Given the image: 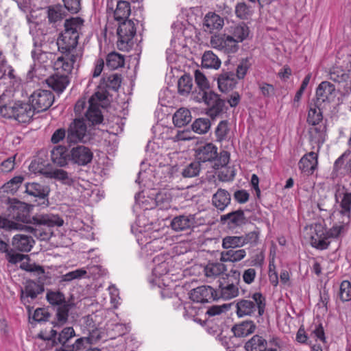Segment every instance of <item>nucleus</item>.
Instances as JSON below:
<instances>
[{
  "instance_id": "09e8293b",
  "label": "nucleus",
  "mask_w": 351,
  "mask_h": 351,
  "mask_svg": "<svg viewBox=\"0 0 351 351\" xmlns=\"http://www.w3.org/2000/svg\"><path fill=\"white\" fill-rule=\"evenodd\" d=\"M244 241L241 236H226L222 239V247L227 250L241 247Z\"/></svg>"
},
{
  "instance_id": "338daca9",
  "label": "nucleus",
  "mask_w": 351,
  "mask_h": 351,
  "mask_svg": "<svg viewBox=\"0 0 351 351\" xmlns=\"http://www.w3.org/2000/svg\"><path fill=\"white\" fill-rule=\"evenodd\" d=\"M265 261V254L263 252H258L253 255L250 260L247 261L246 262H250L249 265L261 268L264 264Z\"/></svg>"
},
{
  "instance_id": "393cba45",
  "label": "nucleus",
  "mask_w": 351,
  "mask_h": 351,
  "mask_svg": "<svg viewBox=\"0 0 351 351\" xmlns=\"http://www.w3.org/2000/svg\"><path fill=\"white\" fill-rule=\"evenodd\" d=\"M69 158V149L65 146L57 145L51 151L52 162L60 167H66L70 162Z\"/></svg>"
},
{
  "instance_id": "864d4df0",
  "label": "nucleus",
  "mask_w": 351,
  "mask_h": 351,
  "mask_svg": "<svg viewBox=\"0 0 351 351\" xmlns=\"http://www.w3.org/2000/svg\"><path fill=\"white\" fill-rule=\"evenodd\" d=\"M348 75L340 67H332L330 70L329 79L337 83L346 81Z\"/></svg>"
},
{
  "instance_id": "bf43d9fd",
  "label": "nucleus",
  "mask_w": 351,
  "mask_h": 351,
  "mask_svg": "<svg viewBox=\"0 0 351 351\" xmlns=\"http://www.w3.org/2000/svg\"><path fill=\"white\" fill-rule=\"evenodd\" d=\"M251 66V63L248 58L242 59L237 66L236 77L238 80L243 79Z\"/></svg>"
},
{
  "instance_id": "603ef678",
  "label": "nucleus",
  "mask_w": 351,
  "mask_h": 351,
  "mask_svg": "<svg viewBox=\"0 0 351 351\" xmlns=\"http://www.w3.org/2000/svg\"><path fill=\"white\" fill-rule=\"evenodd\" d=\"M210 128V121L206 118L197 119L192 124L193 130L198 134H206Z\"/></svg>"
},
{
  "instance_id": "f3484780",
  "label": "nucleus",
  "mask_w": 351,
  "mask_h": 351,
  "mask_svg": "<svg viewBox=\"0 0 351 351\" xmlns=\"http://www.w3.org/2000/svg\"><path fill=\"white\" fill-rule=\"evenodd\" d=\"M190 298L196 302H208L217 299V291L210 286H200L191 291Z\"/></svg>"
},
{
  "instance_id": "13d9d810",
  "label": "nucleus",
  "mask_w": 351,
  "mask_h": 351,
  "mask_svg": "<svg viewBox=\"0 0 351 351\" xmlns=\"http://www.w3.org/2000/svg\"><path fill=\"white\" fill-rule=\"evenodd\" d=\"M195 81L202 93L206 91H209V82L206 76L199 70L195 71Z\"/></svg>"
},
{
  "instance_id": "5fc2aeb1",
  "label": "nucleus",
  "mask_w": 351,
  "mask_h": 351,
  "mask_svg": "<svg viewBox=\"0 0 351 351\" xmlns=\"http://www.w3.org/2000/svg\"><path fill=\"white\" fill-rule=\"evenodd\" d=\"M339 296L342 302L351 300V283L348 280H343L339 287Z\"/></svg>"
},
{
  "instance_id": "6e6d98bb",
  "label": "nucleus",
  "mask_w": 351,
  "mask_h": 351,
  "mask_svg": "<svg viewBox=\"0 0 351 351\" xmlns=\"http://www.w3.org/2000/svg\"><path fill=\"white\" fill-rule=\"evenodd\" d=\"M199 171L200 165L195 161L186 166L182 171V175L184 178H193L198 176Z\"/></svg>"
},
{
  "instance_id": "9b49d317",
  "label": "nucleus",
  "mask_w": 351,
  "mask_h": 351,
  "mask_svg": "<svg viewBox=\"0 0 351 351\" xmlns=\"http://www.w3.org/2000/svg\"><path fill=\"white\" fill-rule=\"evenodd\" d=\"M202 99L208 107L207 114L213 119L223 112L225 101L221 99L218 94L212 90L204 92Z\"/></svg>"
},
{
  "instance_id": "1a4fd4ad",
  "label": "nucleus",
  "mask_w": 351,
  "mask_h": 351,
  "mask_svg": "<svg viewBox=\"0 0 351 351\" xmlns=\"http://www.w3.org/2000/svg\"><path fill=\"white\" fill-rule=\"evenodd\" d=\"M70 162L78 166H86L90 163L93 153L91 149L83 145H77L69 148Z\"/></svg>"
},
{
  "instance_id": "4c0bfd02",
  "label": "nucleus",
  "mask_w": 351,
  "mask_h": 351,
  "mask_svg": "<svg viewBox=\"0 0 351 351\" xmlns=\"http://www.w3.org/2000/svg\"><path fill=\"white\" fill-rule=\"evenodd\" d=\"M226 271V266L222 263H208L204 269L207 278H215Z\"/></svg>"
},
{
  "instance_id": "37998d69",
  "label": "nucleus",
  "mask_w": 351,
  "mask_h": 351,
  "mask_svg": "<svg viewBox=\"0 0 351 351\" xmlns=\"http://www.w3.org/2000/svg\"><path fill=\"white\" fill-rule=\"evenodd\" d=\"M193 79L189 75H183L178 81V92L180 95L186 96L192 90Z\"/></svg>"
},
{
  "instance_id": "423d86ee",
  "label": "nucleus",
  "mask_w": 351,
  "mask_h": 351,
  "mask_svg": "<svg viewBox=\"0 0 351 351\" xmlns=\"http://www.w3.org/2000/svg\"><path fill=\"white\" fill-rule=\"evenodd\" d=\"M9 202L10 204L6 211V215L9 218L17 221L33 225V217H30L26 204L16 199H10Z\"/></svg>"
},
{
  "instance_id": "0e129e2a",
  "label": "nucleus",
  "mask_w": 351,
  "mask_h": 351,
  "mask_svg": "<svg viewBox=\"0 0 351 351\" xmlns=\"http://www.w3.org/2000/svg\"><path fill=\"white\" fill-rule=\"evenodd\" d=\"M93 335L78 338L75 343L70 344L74 351H80L85 348V344L92 343Z\"/></svg>"
},
{
  "instance_id": "c85d7f7f",
  "label": "nucleus",
  "mask_w": 351,
  "mask_h": 351,
  "mask_svg": "<svg viewBox=\"0 0 351 351\" xmlns=\"http://www.w3.org/2000/svg\"><path fill=\"white\" fill-rule=\"evenodd\" d=\"M34 243V241L31 237L23 234H16L12 239V246L20 252H29Z\"/></svg>"
},
{
  "instance_id": "f8f14e48",
  "label": "nucleus",
  "mask_w": 351,
  "mask_h": 351,
  "mask_svg": "<svg viewBox=\"0 0 351 351\" xmlns=\"http://www.w3.org/2000/svg\"><path fill=\"white\" fill-rule=\"evenodd\" d=\"M335 86L328 81L322 82L316 89L315 106L323 108L325 103H330L335 97Z\"/></svg>"
},
{
  "instance_id": "4be33fe9",
  "label": "nucleus",
  "mask_w": 351,
  "mask_h": 351,
  "mask_svg": "<svg viewBox=\"0 0 351 351\" xmlns=\"http://www.w3.org/2000/svg\"><path fill=\"white\" fill-rule=\"evenodd\" d=\"M220 221L223 224H227L230 228L241 226L246 223L247 219L244 212L241 209L230 212L220 217Z\"/></svg>"
},
{
  "instance_id": "58836bf2",
  "label": "nucleus",
  "mask_w": 351,
  "mask_h": 351,
  "mask_svg": "<svg viewBox=\"0 0 351 351\" xmlns=\"http://www.w3.org/2000/svg\"><path fill=\"white\" fill-rule=\"evenodd\" d=\"M130 14V3L125 1H119L114 12V19L117 21H126Z\"/></svg>"
},
{
  "instance_id": "69168bd1",
  "label": "nucleus",
  "mask_w": 351,
  "mask_h": 351,
  "mask_svg": "<svg viewBox=\"0 0 351 351\" xmlns=\"http://www.w3.org/2000/svg\"><path fill=\"white\" fill-rule=\"evenodd\" d=\"M86 271L82 269H78L69 271L62 276V281L69 282L74 279H78L84 276Z\"/></svg>"
},
{
  "instance_id": "9d476101",
  "label": "nucleus",
  "mask_w": 351,
  "mask_h": 351,
  "mask_svg": "<svg viewBox=\"0 0 351 351\" xmlns=\"http://www.w3.org/2000/svg\"><path fill=\"white\" fill-rule=\"evenodd\" d=\"M44 291L45 287L42 285L38 284L34 280H27L21 289L20 300L24 305L28 306Z\"/></svg>"
},
{
  "instance_id": "7c9ffc66",
  "label": "nucleus",
  "mask_w": 351,
  "mask_h": 351,
  "mask_svg": "<svg viewBox=\"0 0 351 351\" xmlns=\"http://www.w3.org/2000/svg\"><path fill=\"white\" fill-rule=\"evenodd\" d=\"M230 194L225 189H219L213 195V205L220 211H223L230 204Z\"/></svg>"
},
{
  "instance_id": "a211bd4d",
  "label": "nucleus",
  "mask_w": 351,
  "mask_h": 351,
  "mask_svg": "<svg viewBox=\"0 0 351 351\" xmlns=\"http://www.w3.org/2000/svg\"><path fill=\"white\" fill-rule=\"evenodd\" d=\"M335 197L337 202L340 199V213L349 219L351 210V192L344 186H337Z\"/></svg>"
},
{
  "instance_id": "6e6552de",
  "label": "nucleus",
  "mask_w": 351,
  "mask_h": 351,
  "mask_svg": "<svg viewBox=\"0 0 351 351\" xmlns=\"http://www.w3.org/2000/svg\"><path fill=\"white\" fill-rule=\"evenodd\" d=\"M29 101L34 111L43 112L52 105L54 95L50 90L39 89L31 95Z\"/></svg>"
},
{
  "instance_id": "de8ad7c7",
  "label": "nucleus",
  "mask_w": 351,
  "mask_h": 351,
  "mask_svg": "<svg viewBox=\"0 0 351 351\" xmlns=\"http://www.w3.org/2000/svg\"><path fill=\"white\" fill-rule=\"evenodd\" d=\"M46 300L53 306H58L67 302L64 294L60 291L48 290L46 294Z\"/></svg>"
},
{
  "instance_id": "0eeeda50",
  "label": "nucleus",
  "mask_w": 351,
  "mask_h": 351,
  "mask_svg": "<svg viewBox=\"0 0 351 351\" xmlns=\"http://www.w3.org/2000/svg\"><path fill=\"white\" fill-rule=\"evenodd\" d=\"M87 127L83 119H75L67 130L66 141L69 144L85 143L87 139Z\"/></svg>"
},
{
  "instance_id": "2eb2a0df",
  "label": "nucleus",
  "mask_w": 351,
  "mask_h": 351,
  "mask_svg": "<svg viewBox=\"0 0 351 351\" xmlns=\"http://www.w3.org/2000/svg\"><path fill=\"white\" fill-rule=\"evenodd\" d=\"M51 189L49 185L38 182H27L25 184V192L28 195L42 200L40 204L48 206L49 195Z\"/></svg>"
},
{
  "instance_id": "72a5a7b5",
  "label": "nucleus",
  "mask_w": 351,
  "mask_h": 351,
  "mask_svg": "<svg viewBox=\"0 0 351 351\" xmlns=\"http://www.w3.org/2000/svg\"><path fill=\"white\" fill-rule=\"evenodd\" d=\"M247 255L244 249L228 250L221 252L220 261L221 262L237 263L243 260Z\"/></svg>"
},
{
  "instance_id": "412c9836",
  "label": "nucleus",
  "mask_w": 351,
  "mask_h": 351,
  "mask_svg": "<svg viewBox=\"0 0 351 351\" xmlns=\"http://www.w3.org/2000/svg\"><path fill=\"white\" fill-rule=\"evenodd\" d=\"M195 223V215H180L171 220V226L173 230L180 232L193 228Z\"/></svg>"
},
{
  "instance_id": "5701e85b",
  "label": "nucleus",
  "mask_w": 351,
  "mask_h": 351,
  "mask_svg": "<svg viewBox=\"0 0 351 351\" xmlns=\"http://www.w3.org/2000/svg\"><path fill=\"white\" fill-rule=\"evenodd\" d=\"M308 133L311 145H316L319 151L326 141V125L322 124L311 126L308 128Z\"/></svg>"
},
{
  "instance_id": "c9c22d12",
  "label": "nucleus",
  "mask_w": 351,
  "mask_h": 351,
  "mask_svg": "<svg viewBox=\"0 0 351 351\" xmlns=\"http://www.w3.org/2000/svg\"><path fill=\"white\" fill-rule=\"evenodd\" d=\"M85 116L87 121L93 125L101 123L104 119L99 106L96 104H89Z\"/></svg>"
},
{
  "instance_id": "20e7f679",
  "label": "nucleus",
  "mask_w": 351,
  "mask_h": 351,
  "mask_svg": "<svg viewBox=\"0 0 351 351\" xmlns=\"http://www.w3.org/2000/svg\"><path fill=\"white\" fill-rule=\"evenodd\" d=\"M195 158L200 165L201 162H213V168L219 169L225 167L230 160V153L227 151L217 152V147L213 143H208L200 145L195 150Z\"/></svg>"
},
{
  "instance_id": "f03ea898",
  "label": "nucleus",
  "mask_w": 351,
  "mask_h": 351,
  "mask_svg": "<svg viewBox=\"0 0 351 351\" xmlns=\"http://www.w3.org/2000/svg\"><path fill=\"white\" fill-rule=\"evenodd\" d=\"M250 29L241 23L226 28L223 33H216L210 36V46L227 54L235 53L239 49V43L249 36Z\"/></svg>"
},
{
  "instance_id": "a19ab883",
  "label": "nucleus",
  "mask_w": 351,
  "mask_h": 351,
  "mask_svg": "<svg viewBox=\"0 0 351 351\" xmlns=\"http://www.w3.org/2000/svg\"><path fill=\"white\" fill-rule=\"evenodd\" d=\"M48 178L59 180L63 184L68 186H72L75 182V180L71 177V176L67 171L62 169L51 170Z\"/></svg>"
},
{
  "instance_id": "bb28decb",
  "label": "nucleus",
  "mask_w": 351,
  "mask_h": 351,
  "mask_svg": "<svg viewBox=\"0 0 351 351\" xmlns=\"http://www.w3.org/2000/svg\"><path fill=\"white\" fill-rule=\"evenodd\" d=\"M298 166L302 172L312 174L317 166V154L314 152L305 154L300 160Z\"/></svg>"
},
{
  "instance_id": "7ed1b4c3",
  "label": "nucleus",
  "mask_w": 351,
  "mask_h": 351,
  "mask_svg": "<svg viewBox=\"0 0 351 351\" xmlns=\"http://www.w3.org/2000/svg\"><path fill=\"white\" fill-rule=\"evenodd\" d=\"M83 22L80 17H71L64 21V29L57 39L58 50L62 54L69 55L75 52Z\"/></svg>"
},
{
  "instance_id": "f704fd0d",
  "label": "nucleus",
  "mask_w": 351,
  "mask_h": 351,
  "mask_svg": "<svg viewBox=\"0 0 351 351\" xmlns=\"http://www.w3.org/2000/svg\"><path fill=\"white\" fill-rule=\"evenodd\" d=\"M255 328L256 325L253 321H245L235 325L232 331L236 337H243L253 333Z\"/></svg>"
},
{
  "instance_id": "ea45409f",
  "label": "nucleus",
  "mask_w": 351,
  "mask_h": 351,
  "mask_svg": "<svg viewBox=\"0 0 351 351\" xmlns=\"http://www.w3.org/2000/svg\"><path fill=\"white\" fill-rule=\"evenodd\" d=\"M191 120V112L186 108H180L175 112L173 117V122L178 128L187 125Z\"/></svg>"
},
{
  "instance_id": "680f3d73",
  "label": "nucleus",
  "mask_w": 351,
  "mask_h": 351,
  "mask_svg": "<svg viewBox=\"0 0 351 351\" xmlns=\"http://www.w3.org/2000/svg\"><path fill=\"white\" fill-rule=\"evenodd\" d=\"M121 75L118 73H114L112 75H110L107 77L106 81V86L109 89L113 90H118L121 86Z\"/></svg>"
},
{
  "instance_id": "cd10ccee",
  "label": "nucleus",
  "mask_w": 351,
  "mask_h": 351,
  "mask_svg": "<svg viewBox=\"0 0 351 351\" xmlns=\"http://www.w3.org/2000/svg\"><path fill=\"white\" fill-rule=\"evenodd\" d=\"M46 82L54 91L60 93L66 88L69 83V80L66 74H60L58 72L48 77Z\"/></svg>"
},
{
  "instance_id": "774afa93",
  "label": "nucleus",
  "mask_w": 351,
  "mask_h": 351,
  "mask_svg": "<svg viewBox=\"0 0 351 351\" xmlns=\"http://www.w3.org/2000/svg\"><path fill=\"white\" fill-rule=\"evenodd\" d=\"M64 8L73 14L77 13L81 8V0H62Z\"/></svg>"
},
{
  "instance_id": "ddd939ff",
  "label": "nucleus",
  "mask_w": 351,
  "mask_h": 351,
  "mask_svg": "<svg viewBox=\"0 0 351 351\" xmlns=\"http://www.w3.org/2000/svg\"><path fill=\"white\" fill-rule=\"evenodd\" d=\"M57 331L51 329L50 334L47 336L43 332L38 334V337L45 341H52L54 346L58 344H69V341L76 336L73 327H65L57 336Z\"/></svg>"
},
{
  "instance_id": "a18cd8bd",
  "label": "nucleus",
  "mask_w": 351,
  "mask_h": 351,
  "mask_svg": "<svg viewBox=\"0 0 351 351\" xmlns=\"http://www.w3.org/2000/svg\"><path fill=\"white\" fill-rule=\"evenodd\" d=\"M323 120V114L322 112V108H317L315 106V103L313 106L311 105L308 112L306 121L307 123L311 125H321L320 123Z\"/></svg>"
},
{
  "instance_id": "49530a36",
  "label": "nucleus",
  "mask_w": 351,
  "mask_h": 351,
  "mask_svg": "<svg viewBox=\"0 0 351 351\" xmlns=\"http://www.w3.org/2000/svg\"><path fill=\"white\" fill-rule=\"evenodd\" d=\"M124 65V58L117 52H111L106 57V66L110 70H114Z\"/></svg>"
},
{
  "instance_id": "4468645a",
  "label": "nucleus",
  "mask_w": 351,
  "mask_h": 351,
  "mask_svg": "<svg viewBox=\"0 0 351 351\" xmlns=\"http://www.w3.org/2000/svg\"><path fill=\"white\" fill-rule=\"evenodd\" d=\"M326 234V229L321 223H315L312 228L311 245L319 250L327 249L330 241L328 239Z\"/></svg>"
},
{
  "instance_id": "473e14b6",
  "label": "nucleus",
  "mask_w": 351,
  "mask_h": 351,
  "mask_svg": "<svg viewBox=\"0 0 351 351\" xmlns=\"http://www.w3.org/2000/svg\"><path fill=\"white\" fill-rule=\"evenodd\" d=\"M267 341L262 337L254 335L245 346L246 351H276V349L267 350Z\"/></svg>"
},
{
  "instance_id": "052dcab7",
  "label": "nucleus",
  "mask_w": 351,
  "mask_h": 351,
  "mask_svg": "<svg viewBox=\"0 0 351 351\" xmlns=\"http://www.w3.org/2000/svg\"><path fill=\"white\" fill-rule=\"evenodd\" d=\"M346 223H343L340 225H334L329 230H326V236L328 239H337L341 234L344 233L346 231Z\"/></svg>"
},
{
  "instance_id": "c756f323",
  "label": "nucleus",
  "mask_w": 351,
  "mask_h": 351,
  "mask_svg": "<svg viewBox=\"0 0 351 351\" xmlns=\"http://www.w3.org/2000/svg\"><path fill=\"white\" fill-rule=\"evenodd\" d=\"M223 25V18L214 12H209L204 17L203 26L205 32L212 33L213 30L221 29Z\"/></svg>"
},
{
  "instance_id": "3c124183",
  "label": "nucleus",
  "mask_w": 351,
  "mask_h": 351,
  "mask_svg": "<svg viewBox=\"0 0 351 351\" xmlns=\"http://www.w3.org/2000/svg\"><path fill=\"white\" fill-rule=\"evenodd\" d=\"M23 180L24 177L23 176H17L12 178L2 186L3 191L14 193L17 191Z\"/></svg>"
},
{
  "instance_id": "2f4dec72",
  "label": "nucleus",
  "mask_w": 351,
  "mask_h": 351,
  "mask_svg": "<svg viewBox=\"0 0 351 351\" xmlns=\"http://www.w3.org/2000/svg\"><path fill=\"white\" fill-rule=\"evenodd\" d=\"M217 291V299L230 300L239 295V291L237 285L233 282H220Z\"/></svg>"
},
{
  "instance_id": "dca6fc26",
  "label": "nucleus",
  "mask_w": 351,
  "mask_h": 351,
  "mask_svg": "<svg viewBox=\"0 0 351 351\" xmlns=\"http://www.w3.org/2000/svg\"><path fill=\"white\" fill-rule=\"evenodd\" d=\"M136 34L134 23L131 20L123 21L117 29L118 45L129 44Z\"/></svg>"
},
{
  "instance_id": "aec40b11",
  "label": "nucleus",
  "mask_w": 351,
  "mask_h": 351,
  "mask_svg": "<svg viewBox=\"0 0 351 351\" xmlns=\"http://www.w3.org/2000/svg\"><path fill=\"white\" fill-rule=\"evenodd\" d=\"M14 119L20 123H29L34 115V110L31 104L23 102L14 103Z\"/></svg>"
},
{
  "instance_id": "4d7b16f0",
  "label": "nucleus",
  "mask_w": 351,
  "mask_h": 351,
  "mask_svg": "<svg viewBox=\"0 0 351 351\" xmlns=\"http://www.w3.org/2000/svg\"><path fill=\"white\" fill-rule=\"evenodd\" d=\"M20 268L25 271L33 273L35 276L44 273V267L43 266L35 263H32L29 261L23 262L20 265Z\"/></svg>"
},
{
  "instance_id": "39448f33",
  "label": "nucleus",
  "mask_w": 351,
  "mask_h": 351,
  "mask_svg": "<svg viewBox=\"0 0 351 351\" xmlns=\"http://www.w3.org/2000/svg\"><path fill=\"white\" fill-rule=\"evenodd\" d=\"M266 300L260 292L254 293L249 299H241L237 300L236 308L237 315L239 317L252 316L257 311L258 316L262 317L265 313Z\"/></svg>"
},
{
  "instance_id": "a878e982",
  "label": "nucleus",
  "mask_w": 351,
  "mask_h": 351,
  "mask_svg": "<svg viewBox=\"0 0 351 351\" xmlns=\"http://www.w3.org/2000/svg\"><path fill=\"white\" fill-rule=\"evenodd\" d=\"M78 58L77 54L71 53L69 55L62 54L55 62L54 66L57 71L62 70L68 75L73 68V65Z\"/></svg>"
},
{
  "instance_id": "8fccbe9b",
  "label": "nucleus",
  "mask_w": 351,
  "mask_h": 351,
  "mask_svg": "<svg viewBox=\"0 0 351 351\" xmlns=\"http://www.w3.org/2000/svg\"><path fill=\"white\" fill-rule=\"evenodd\" d=\"M171 196L167 192H159L156 195L155 203L161 210H167L171 206Z\"/></svg>"
},
{
  "instance_id": "f257e3e1",
  "label": "nucleus",
  "mask_w": 351,
  "mask_h": 351,
  "mask_svg": "<svg viewBox=\"0 0 351 351\" xmlns=\"http://www.w3.org/2000/svg\"><path fill=\"white\" fill-rule=\"evenodd\" d=\"M9 218L6 213L5 215L0 216V228L5 230H24L32 233L34 236L41 241L47 240L51 237V232L49 230H47L43 228L60 227L64 223V220L58 215L53 214H40L33 217V226L23 225L12 221Z\"/></svg>"
},
{
  "instance_id": "79ce46f5",
  "label": "nucleus",
  "mask_w": 351,
  "mask_h": 351,
  "mask_svg": "<svg viewBox=\"0 0 351 351\" xmlns=\"http://www.w3.org/2000/svg\"><path fill=\"white\" fill-rule=\"evenodd\" d=\"M73 303L67 302L58 306L56 315L57 322L54 324V326L57 325H62L67 322L69 312L73 307Z\"/></svg>"
},
{
  "instance_id": "6ab92c4d",
  "label": "nucleus",
  "mask_w": 351,
  "mask_h": 351,
  "mask_svg": "<svg viewBox=\"0 0 351 351\" xmlns=\"http://www.w3.org/2000/svg\"><path fill=\"white\" fill-rule=\"evenodd\" d=\"M47 23L55 31L62 26L66 16L64 8L60 5H49L47 8Z\"/></svg>"
},
{
  "instance_id": "e2e57ef3",
  "label": "nucleus",
  "mask_w": 351,
  "mask_h": 351,
  "mask_svg": "<svg viewBox=\"0 0 351 351\" xmlns=\"http://www.w3.org/2000/svg\"><path fill=\"white\" fill-rule=\"evenodd\" d=\"M228 131L229 129L228 127V121H220L215 130V134L217 141H222L223 140H224L228 134Z\"/></svg>"
},
{
  "instance_id": "c03bdc74",
  "label": "nucleus",
  "mask_w": 351,
  "mask_h": 351,
  "mask_svg": "<svg viewBox=\"0 0 351 351\" xmlns=\"http://www.w3.org/2000/svg\"><path fill=\"white\" fill-rule=\"evenodd\" d=\"M49 163L41 158H38L32 161L29 166L30 171L34 173H40L48 177L51 171H49L47 166Z\"/></svg>"
},
{
  "instance_id": "e433bc0d",
  "label": "nucleus",
  "mask_w": 351,
  "mask_h": 351,
  "mask_svg": "<svg viewBox=\"0 0 351 351\" xmlns=\"http://www.w3.org/2000/svg\"><path fill=\"white\" fill-rule=\"evenodd\" d=\"M202 66L206 69H217L221 66V60L213 51H206L202 58Z\"/></svg>"
},
{
  "instance_id": "b1692460",
  "label": "nucleus",
  "mask_w": 351,
  "mask_h": 351,
  "mask_svg": "<svg viewBox=\"0 0 351 351\" xmlns=\"http://www.w3.org/2000/svg\"><path fill=\"white\" fill-rule=\"evenodd\" d=\"M237 80L233 71H223L217 77L218 88L221 92L229 91L236 86Z\"/></svg>"
}]
</instances>
